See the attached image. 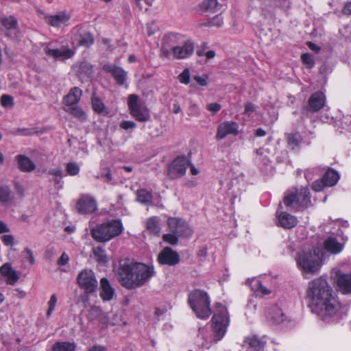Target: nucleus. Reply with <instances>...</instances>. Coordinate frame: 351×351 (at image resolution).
Segmentation results:
<instances>
[{
  "label": "nucleus",
  "mask_w": 351,
  "mask_h": 351,
  "mask_svg": "<svg viewBox=\"0 0 351 351\" xmlns=\"http://www.w3.org/2000/svg\"><path fill=\"white\" fill-rule=\"evenodd\" d=\"M301 59L303 62L306 65V66L308 69H312L315 65V61L313 57L309 53H303L301 56Z\"/></svg>",
  "instance_id": "46"
},
{
  "label": "nucleus",
  "mask_w": 351,
  "mask_h": 351,
  "mask_svg": "<svg viewBox=\"0 0 351 351\" xmlns=\"http://www.w3.org/2000/svg\"><path fill=\"white\" fill-rule=\"evenodd\" d=\"M178 79L182 84H188L190 82V71L189 69H185L178 76Z\"/></svg>",
  "instance_id": "50"
},
{
  "label": "nucleus",
  "mask_w": 351,
  "mask_h": 351,
  "mask_svg": "<svg viewBox=\"0 0 351 351\" xmlns=\"http://www.w3.org/2000/svg\"><path fill=\"white\" fill-rule=\"evenodd\" d=\"M76 346L73 343L70 342H58L53 347V351H75Z\"/></svg>",
  "instance_id": "37"
},
{
  "label": "nucleus",
  "mask_w": 351,
  "mask_h": 351,
  "mask_svg": "<svg viewBox=\"0 0 351 351\" xmlns=\"http://www.w3.org/2000/svg\"><path fill=\"white\" fill-rule=\"evenodd\" d=\"M255 109L256 108L253 104L247 103L245 105L244 113L250 114L255 111Z\"/></svg>",
  "instance_id": "57"
},
{
  "label": "nucleus",
  "mask_w": 351,
  "mask_h": 351,
  "mask_svg": "<svg viewBox=\"0 0 351 351\" xmlns=\"http://www.w3.org/2000/svg\"><path fill=\"white\" fill-rule=\"evenodd\" d=\"M302 141V138L301 135L298 132L290 134L288 136V143L292 149L299 146Z\"/></svg>",
  "instance_id": "40"
},
{
  "label": "nucleus",
  "mask_w": 351,
  "mask_h": 351,
  "mask_svg": "<svg viewBox=\"0 0 351 351\" xmlns=\"http://www.w3.org/2000/svg\"><path fill=\"white\" fill-rule=\"evenodd\" d=\"M97 178L106 182H110L112 180L111 171L108 167L101 169Z\"/></svg>",
  "instance_id": "44"
},
{
  "label": "nucleus",
  "mask_w": 351,
  "mask_h": 351,
  "mask_svg": "<svg viewBox=\"0 0 351 351\" xmlns=\"http://www.w3.org/2000/svg\"><path fill=\"white\" fill-rule=\"evenodd\" d=\"M114 270L119 282L128 289L143 286L155 273L153 267L129 258L120 260Z\"/></svg>",
  "instance_id": "2"
},
{
  "label": "nucleus",
  "mask_w": 351,
  "mask_h": 351,
  "mask_svg": "<svg viewBox=\"0 0 351 351\" xmlns=\"http://www.w3.org/2000/svg\"><path fill=\"white\" fill-rule=\"evenodd\" d=\"M268 319L274 323L280 324L285 319V315L280 308L275 306L270 308Z\"/></svg>",
  "instance_id": "28"
},
{
  "label": "nucleus",
  "mask_w": 351,
  "mask_h": 351,
  "mask_svg": "<svg viewBox=\"0 0 351 351\" xmlns=\"http://www.w3.org/2000/svg\"><path fill=\"white\" fill-rule=\"evenodd\" d=\"M245 343L249 346L257 350L262 347L261 341L257 337L255 336L247 337L245 339Z\"/></svg>",
  "instance_id": "45"
},
{
  "label": "nucleus",
  "mask_w": 351,
  "mask_h": 351,
  "mask_svg": "<svg viewBox=\"0 0 351 351\" xmlns=\"http://www.w3.org/2000/svg\"><path fill=\"white\" fill-rule=\"evenodd\" d=\"M74 69L81 80L89 77L93 74V67L87 62H82L75 66Z\"/></svg>",
  "instance_id": "25"
},
{
  "label": "nucleus",
  "mask_w": 351,
  "mask_h": 351,
  "mask_svg": "<svg viewBox=\"0 0 351 351\" xmlns=\"http://www.w3.org/2000/svg\"><path fill=\"white\" fill-rule=\"evenodd\" d=\"M160 219L158 217H152L146 221V229L149 233L158 234L160 232L159 226Z\"/></svg>",
  "instance_id": "30"
},
{
  "label": "nucleus",
  "mask_w": 351,
  "mask_h": 351,
  "mask_svg": "<svg viewBox=\"0 0 351 351\" xmlns=\"http://www.w3.org/2000/svg\"><path fill=\"white\" fill-rule=\"evenodd\" d=\"M307 45L309 47V49L313 51H319L320 50L319 47H318L317 45H316L315 44H314L311 42H308Z\"/></svg>",
  "instance_id": "63"
},
{
  "label": "nucleus",
  "mask_w": 351,
  "mask_h": 351,
  "mask_svg": "<svg viewBox=\"0 0 351 351\" xmlns=\"http://www.w3.org/2000/svg\"><path fill=\"white\" fill-rule=\"evenodd\" d=\"M0 273L6 278V282L12 285H14L19 278L16 271L8 263L3 264L0 267Z\"/></svg>",
  "instance_id": "21"
},
{
  "label": "nucleus",
  "mask_w": 351,
  "mask_h": 351,
  "mask_svg": "<svg viewBox=\"0 0 351 351\" xmlns=\"http://www.w3.org/2000/svg\"><path fill=\"white\" fill-rule=\"evenodd\" d=\"M93 252L94 258L96 259L97 261L101 263H106L108 262V257L106 254V252L101 247H97L93 248Z\"/></svg>",
  "instance_id": "39"
},
{
  "label": "nucleus",
  "mask_w": 351,
  "mask_h": 351,
  "mask_svg": "<svg viewBox=\"0 0 351 351\" xmlns=\"http://www.w3.org/2000/svg\"><path fill=\"white\" fill-rule=\"evenodd\" d=\"M71 15L65 12H60L54 15L45 17L46 22L54 27H61L69 24Z\"/></svg>",
  "instance_id": "17"
},
{
  "label": "nucleus",
  "mask_w": 351,
  "mask_h": 351,
  "mask_svg": "<svg viewBox=\"0 0 351 351\" xmlns=\"http://www.w3.org/2000/svg\"><path fill=\"white\" fill-rule=\"evenodd\" d=\"M178 237H179L177 234L171 232L169 233L165 234L162 236L163 240L171 245L177 244L178 242Z\"/></svg>",
  "instance_id": "48"
},
{
  "label": "nucleus",
  "mask_w": 351,
  "mask_h": 351,
  "mask_svg": "<svg viewBox=\"0 0 351 351\" xmlns=\"http://www.w3.org/2000/svg\"><path fill=\"white\" fill-rule=\"evenodd\" d=\"M188 301L198 318L206 319L210 315V301L206 291L199 289L192 291L189 295Z\"/></svg>",
  "instance_id": "5"
},
{
  "label": "nucleus",
  "mask_w": 351,
  "mask_h": 351,
  "mask_svg": "<svg viewBox=\"0 0 351 351\" xmlns=\"http://www.w3.org/2000/svg\"><path fill=\"white\" fill-rule=\"evenodd\" d=\"M324 186L326 185L323 178L322 180H316L314 182L312 185V188L315 191L318 192L321 191L324 189Z\"/></svg>",
  "instance_id": "54"
},
{
  "label": "nucleus",
  "mask_w": 351,
  "mask_h": 351,
  "mask_svg": "<svg viewBox=\"0 0 351 351\" xmlns=\"http://www.w3.org/2000/svg\"><path fill=\"white\" fill-rule=\"evenodd\" d=\"M123 231L120 220H112L97 226L91 230L93 238L99 242H107L119 236Z\"/></svg>",
  "instance_id": "4"
},
{
  "label": "nucleus",
  "mask_w": 351,
  "mask_h": 351,
  "mask_svg": "<svg viewBox=\"0 0 351 351\" xmlns=\"http://www.w3.org/2000/svg\"><path fill=\"white\" fill-rule=\"evenodd\" d=\"M189 165V161L185 156L176 158L169 167L168 174L172 179L184 176Z\"/></svg>",
  "instance_id": "13"
},
{
  "label": "nucleus",
  "mask_w": 351,
  "mask_h": 351,
  "mask_svg": "<svg viewBox=\"0 0 351 351\" xmlns=\"http://www.w3.org/2000/svg\"><path fill=\"white\" fill-rule=\"evenodd\" d=\"M104 317V314L102 310L98 306H92L88 311V319L90 320L101 319Z\"/></svg>",
  "instance_id": "41"
},
{
  "label": "nucleus",
  "mask_w": 351,
  "mask_h": 351,
  "mask_svg": "<svg viewBox=\"0 0 351 351\" xmlns=\"http://www.w3.org/2000/svg\"><path fill=\"white\" fill-rule=\"evenodd\" d=\"M3 243L8 246H12L14 243V237L11 234H4L1 237Z\"/></svg>",
  "instance_id": "52"
},
{
  "label": "nucleus",
  "mask_w": 351,
  "mask_h": 351,
  "mask_svg": "<svg viewBox=\"0 0 351 351\" xmlns=\"http://www.w3.org/2000/svg\"><path fill=\"white\" fill-rule=\"evenodd\" d=\"M194 51V44L191 40H186L182 45H173L169 51L167 45L162 47V54L166 58L184 59L191 56Z\"/></svg>",
  "instance_id": "9"
},
{
  "label": "nucleus",
  "mask_w": 351,
  "mask_h": 351,
  "mask_svg": "<svg viewBox=\"0 0 351 351\" xmlns=\"http://www.w3.org/2000/svg\"><path fill=\"white\" fill-rule=\"evenodd\" d=\"M137 200L141 204L149 205L152 204V195L148 191L141 189L136 192Z\"/></svg>",
  "instance_id": "35"
},
{
  "label": "nucleus",
  "mask_w": 351,
  "mask_h": 351,
  "mask_svg": "<svg viewBox=\"0 0 351 351\" xmlns=\"http://www.w3.org/2000/svg\"><path fill=\"white\" fill-rule=\"evenodd\" d=\"M25 252H26V253L27 254V255H28L29 261L30 264H31V265L34 264V263H35V259H34V256H33V253H32V252L29 249H28V248H26V249L25 250Z\"/></svg>",
  "instance_id": "61"
},
{
  "label": "nucleus",
  "mask_w": 351,
  "mask_h": 351,
  "mask_svg": "<svg viewBox=\"0 0 351 351\" xmlns=\"http://www.w3.org/2000/svg\"><path fill=\"white\" fill-rule=\"evenodd\" d=\"M92 107L94 111L97 112L98 114L106 115L108 114V110L104 105V104L101 101V100L95 97L93 95L92 97Z\"/></svg>",
  "instance_id": "32"
},
{
  "label": "nucleus",
  "mask_w": 351,
  "mask_h": 351,
  "mask_svg": "<svg viewBox=\"0 0 351 351\" xmlns=\"http://www.w3.org/2000/svg\"><path fill=\"white\" fill-rule=\"evenodd\" d=\"M223 24V17L219 15H216L214 16L210 21L207 23H199V27H206V26H215V27H221Z\"/></svg>",
  "instance_id": "42"
},
{
  "label": "nucleus",
  "mask_w": 351,
  "mask_h": 351,
  "mask_svg": "<svg viewBox=\"0 0 351 351\" xmlns=\"http://www.w3.org/2000/svg\"><path fill=\"white\" fill-rule=\"evenodd\" d=\"M57 296L56 294H53L49 302H48V305H49V308L47 311V317H49L52 313V312L53 311V310L55 309V307H56V303H57Z\"/></svg>",
  "instance_id": "49"
},
{
  "label": "nucleus",
  "mask_w": 351,
  "mask_h": 351,
  "mask_svg": "<svg viewBox=\"0 0 351 351\" xmlns=\"http://www.w3.org/2000/svg\"><path fill=\"white\" fill-rule=\"evenodd\" d=\"M120 127L125 130H128L130 129H134L136 127V124L134 121H125L121 123Z\"/></svg>",
  "instance_id": "53"
},
{
  "label": "nucleus",
  "mask_w": 351,
  "mask_h": 351,
  "mask_svg": "<svg viewBox=\"0 0 351 351\" xmlns=\"http://www.w3.org/2000/svg\"><path fill=\"white\" fill-rule=\"evenodd\" d=\"M326 103V97L324 93L317 92L313 93L309 98L308 104L311 110L317 112L322 109Z\"/></svg>",
  "instance_id": "23"
},
{
  "label": "nucleus",
  "mask_w": 351,
  "mask_h": 351,
  "mask_svg": "<svg viewBox=\"0 0 351 351\" xmlns=\"http://www.w3.org/2000/svg\"><path fill=\"white\" fill-rule=\"evenodd\" d=\"M96 200L88 195H82L76 204V209L83 215L90 214L97 210Z\"/></svg>",
  "instance_id": "14"
},
{
  "label": "nucleus",
  "mask_w": 351,
  "mask_h": 351,
  "mask_svg": "<svg viewBox=\"0 0 351 351\" xmlns=\"http://www.w3.org/2000/svg\"><path fill=\"white\" fill-rule=\"evenodd\" d=\"M16 158L19 169L22 171L30 172L35 169V164L28 157L23 155H19Z\"/></svg>",
  "instance_id": "27"
},
{
  "label": "nucleus",
  "mask_w": 351,
  "mask_h": 351,
  "mask_svg": "<svg viewBox=\"0 0 351 351\" xmlns=\"http://www.w3.org/2000/svg\"><path fill=\"white\" fill-rule=\"evenodd\" d=\"M213 334L205 328H200L196 339V344L201 348L208 349L213 343L221 340L226 333L230 324V317L226 306H217L212 317Z\"/></svg>",
  "instance_id": "3"
},
{
  "label": "nucleus",
  "mask_w": 351,
  "mask_h": 351,
  "mask_svg": "<svg viewBox=\"0 0 351 351\" xmlns=\"http://www.w3.org/2000/svg\"><path fill=\"white\" fill-rule=\"evenodd\" d=\"M311 203L309 190L307 187L293 189L289 191L284 198V204L287 207L298 208L308 206Z\"/></svg>",
  "instance_id": "6"
},
{
  "label": "nucleus",
  "mask_w": 351,
  "mask_h": 351,
  "mask_svg": "<svg viewBox=\"0 0 351 351\" xmlns=\"http://www.w3.org/2000/svg\"><path fill=\"white\" fill-rule=\"evenodd\" d=\"M194 80L202 86H205L208 84V77L206 75L195 76Z\"/></svg>",
  "instance_id": "55"
},
{
  "label": "nucleus",
  "mask_w": 351,
  "mask_h": 351,
  "mask_svg": "<svg viewBox=\"0 0 351 351\" xmlns=\"http://www.w3.org/2000/svg\"><path fill=\"white\" fill-rule=\"evenodd\" d=\"M69 260V256L66 253H63L60 258L58 260L59 265H65Z\"/></svg>",
  "instance_id": "58"
},
{
  "label": "nucleus",
  "mask_w": 351,
  "mask_h": 351,
  "mask_svg": "<svg viewBox=\"0 0 351 351\" xmlns=\"http://www.w3.org/2000/svg\"><path fill=\"white\" fill-rule=\"evenodd\" d=\"M45 51L48 56L59 60H65L71 58L75 53L73 50L66 47H62L60 49H50L46 47Z\"/></svg>",
  "instance_id": "18"
},
{
  "label": "nucleus",
  "mask_w": 351,
  "mask_h": 351,
  "mask_svg": "<svg viewBox=\"0 0 351 351\" xmlns=\"http://www.w3.org/2000/svg\"><path fill=\"white\" fill-rule=\"evenodd\" d=\"M342 12L346 15L351 14V3L350 2H347L345 3V5L342 9Z\"/></svg>",
  "instance_id": "59"
},
{
  "label": "nucleus",
  "mask_w": 351,
  "mask_h": 351,
  "mask_svg": "<svg viewBox=\"0 0 351 351\" xmlns=\"http://www.w3.org/2000/svg\"><path fill=\"white\" fill-rule=\"evenodd\" d=\"M103 69L105 71L110 73L119 84L122 85L125 82L127 73L122 68L112 64H106Z\"/></svg>",
  "instance_id": "19"
},
{
  "label": "nucleus",
  "mask_w": 351,
  "mask_h": 351,
  "mask_svg": "<svg viewBox=\"0 0 351 351\" xmlns=\"http://www.w3.org/2000/svg\"><path fill=\"white\" fill-rule=\"evenodd\" d=\"M64 110L66 112L72 114L73 117L78 119L81 121H84L86 120V114L85 112L76 105L66 106Z\"/></svg>",
  "instance_id": "31"
},
{
  "label": "nucleus",
  "mask_w": 351,
  "mask_h": 351,
  "mask_svg": "<svg viewBox=\"0 0 351 351\" xmlns=\"http://www.w3.org/2000/svg\"><path fill=\"white\" fill-rule=\"evenodd\" d=\"M169 232L180 237H188L192 234V230L188 223L178 218L171 217L167 221Z\"/></svg>",
  "instance_id": "12"
},
{
  "label": "nucleus",
  "mask_w": 351,
  "mask_h": 351,
  "mask_svg": "<svg viewBox=\"0 0 351 351\" xmlns=\"http://www.w3.org/2000/svg\"><path fill=\"white\" fill-rule=\"evenodd\" d=\"M14 201V196L9 187H0V202L5 206H10Z\"/></svg>",
  "instance_id": "29"
},
{
  "label": "nucleus",
  "mask_w": 351,
  "mask_h": 351,
  "mask_svg": "<svg viewBox=\"0 0 351 351\" xmlns=\"http://www.w3.org/2000/svg\"><path fill=\"white\" fill-rule=\"evenodd\" d=\"M324 249L332 254H339L344 247V243L337 241L336 237H329L324 243Z\"/></svg>",
  "instance_id": "22"
},
{
  "label": "nucleus",
  "mask_w": 351,
  "mask_h": 351,
  "mask_svg": "<svg viewBox=\"0 0 351 351\" xmlns=\"http://www.w3.org/2000/svg\"><path fill=\"white\" fill-rule=\"evenodd\" d=\"M9 228L7 225L2 221H0V234L8 232Z\"/></svg>",
  "instance_id": "62"
},
{
  "label": "nucleus",
  "mask_w": 351,
  "mask_h": 351,
  "mask_svg": "<svg viewBox=\"0 0 351 351\" xmlns=\"http://www.w3.org/2000/svg\"><path fill=\"white\" fill-rule=\"evenodd\" d=\"M1 104L4 108H10L13 106V98L8 95H3L1 97Z\"/></svg>",
  "instance_id": "51"
},
{
  "label": "nucleus",
  "mask_w": 351,
  "mask_h": 351,
  "mask_svg": "<svg viewBox=\"0 0 351 351\" xmlns=\"http://www.w3.org/2000/svg\"><path fill=\"white\" fill-rule=\"evenodd\" d=\"M332 274L339 290L343 293H351V263L335 268Z\"/></svg>",
  "instance_id": "7"
},
{
  "label": "nucleus",
  "mask_w": 351,
  "mask_h": 351,
  "mask_svg": "<svg viewBox=\"0 0 351 351\" xmlns=\"http://www.w3.org/2000/svg\"><path fill=\"white\" fill-rule=\"evenodd\" d=\"M66 169L68 174L71 176H76L80 172V166L76 162H69Z\"/></svg>",
  "instance_id": "47"
},
{
  "label": "nucleus",
  "mask_w": 351,
  "mask_h": 351,
  "mask_svg": "<svg viewBox=\"0 0 351 351\" xmlns=\"http://www.w3.org/2000/svg\"><path fill=\"white\" fill-rule=\"evenodd\" d=\"M278 219L280 226L287 229L292 228L298 223L297 218L286 212L280 213L278 216Z\"/></svg>",
  "instance_id": "24"
},
{
  "label": "nucleus",
  "mask_w": 351,
  "mask_h": 351,
  "mask_svg": "<svg viewBox=\"0 0 351 351\" xmlns=\"http://www.w3.org/2000/svg\"><path fill=\"white\" fill-rule=\"evenodd\" d=\"M1 23L7 30L5 35L7 36H10L8 32L10 30H16L17 29V21L13 16H9L7 18H3L1 19Z\"/></svg>",
  "instance_id": "36"
},
{
  "label": "nucleus",
  "mask_w": 351,
  "mask_h": 351,
  "mask_svg": "<svg viewBox=\"0 0 351 351\" xmlns=\"http://www.w3.org/2000/svg\"><path fill=\"white\" fill-rule=\"evenodd\" d=\"M138 98L136 95H131L128 98V106L130 114L137 121L145 122L150 119L148 108L138 102Z\"/></svg>",
  "instance_id": "10"
},
{
  "label": "nucleus",
  "mask_w": 351,
  "mask_h": 351,
  "mask_svg": "<svg viewBox=\"0 0 351 351\" xmlns=\"http://www.w3.org/2000/svg\"><path fill=\"white\" fill-rule=\"evenodd\" d=\"M239 133V125L234 121H225L221 123L217 128L216 138L222 140L229 134L237 135Z\"/></svg>",
  "instance_id": "15"
},
{
  "label": "nucleus",
  "mask_w": 351,
  "mask_h": 351,
  "mask_svg": "<svg viewBox=\"0 0 351 351\" xmlns=\"http://www.w3.org/2000/svg\"><path fill=\"white\" fill-rule=\"evenodd\" d=\"M115 294L114 289L111 286L109 280L106 278H103L100 280V297L104 301L111 300Z\"/></svg>",
  "instance_id": "20"
},
{
  "label": "nucleus",
  "mask_w": 351,
  "mask_h": 351,
  "mask_svg": "<svg viewBox=\"0 0 351 351\" xmlns=\"http://www.w3.org/2000/svg\"><path fill=\"white\" fill-rule=\"evenodd\" d=\"M82 94V92L79 88L74 87L71 88L64 99V103L66 107L75 105L80 101Z\"/></svg>",
  "instance_id": "26"
},
{
  "label": "nucleus",
  "mask_w": 351,
  "mask_h": 351,
  "mask_svg": "<svg viewBox=\"0 0 351 351\" xmlns=\"http://www.w3.org/2000/svg\"><path fill=\"white\" fill-rule=\"evenodd\" d=\"M88 351H105V348L100 346H95L90 348Z\"/></svg>",
  "instance_id": "64"
},
{
  "label": "nucleus",
  "mask_w": 351,
  "mask_h": 351,
  "mask_svg": "<svg viewBox=\"0 0 351 351\" xmlns=\"http://www.w3.org/2000/svg\"><path fill=\"white\" fill-rule=\"evenodd\" d=\"M207 109L213 113H216L221 109V105L217 103H211L207 106Z\"/></svg>",
  "instance_id": "56"
},
{
  "label": "nucleus",
  "mask_w": 351,
  "mask_h": 351,
  "mask_svg": "<svg viewBox=\"0 0 351 351\" xmlns=\"http://www.w3.org/2000/svg\"><path fill=\"white\" fill-rule=\"evenodd\" d=\"M77 282L80 287L87 293H92L97 287L98 282L94 272L91 270H83L77 276Z\"/></svg>",
  "instance_id": "11"
},
{
  "label": "nucleus",
  "mask_w": 351,
  "mask_h": 351,
  "mask_svg": "<svg viewBox=\"0 0 351 351\" xmlns=\"http://www.w3.org/2000/svg\"><path fill=\"white\" fill-rule=\"evenodd\" d=\"M49 174L51 175H53L56 177H59V178H61L62 176V171L59 168H57V169H51L49 171Z\"/></svg>",
  "instance_id": "60"
},
{
  "label": "nucleus",
  "mask_w": 351,
  "mask_h": 351,
  "mask_svg": "<svg viewBox=\"0 0 351 351\" xmlns=\"http://www.w3.org/2000/svg\"><path fill=\"white\" fill-rule=\"evenodd\" d=\"M306 299L311 311L329 322L340 309V303L326 279L318 278L308 283Z\"/></svg>",
  "instance_id": "1"
},
{
  "label": "nucleus",
  "mask_w": 351,
  "mask_h": 351,
  "mask_svg": "<svg viewBox=\"0 0 351 351\" xmlns=\"http://www.w3.org/2000/svg\"><path fill=\"white\" fill-rule=\"evenodd\" d=\"M320 256L319 253L314 252H302L297 258L298 266L304 271L305 274L316 273L319 268Z\"/></svg>",
  "instance_id": "8"
},
{
  "label": "nucleus",
  "mask_w": 351,
  "mask_h": 351,
  "mask_svg": "<svg viewBox=\"0 0 351 351\" xmlns=\"http://www.w3.org/2000/svg\"><path fill=\"white\" fill-rule=\"evenodd\" d=\"M158 260L162 265H175L179 263L180 256L171 248L167 247L160 252Z\"/></svg>",
  "instance_id": "16"
},
{
  "label": "nucleus",
  "mask_w": 351,
  "mask_h": 351,
  "mask_svg": "<svg viewBox=\"0 0 351 351\" xmlns=\"http://www.w3.org/2000/svg\"><path fill=\"white\" fill-rule=\"evenodd\" d=\"M323 178L325 185L332 186L337 184L339 179V176L337 172L329 169L325 173Z\"/></svg>",
  "instance_id": "33"
},
{
  "label": "nucleus",
  "mask_w": 351,
  "mask_h": 351,
  "mask_svg": "<svg viewBox=\"0 0 351 351\" xmlns=\"http://www.w3.org/2000/svg\"><path fill=\"white\" fill-rule=\"evenodd\" d=\"M252 289L257 293L262 295H268L271 290L265 287L258 280H252Z\"/></svg>",
  "instance_id": "38"
},
{
  "label": "nucleus",
  "mask_w": 351,
  "mask_h": 351,
  "mask_svg": "<svg viewBox=\"0 0 351 351\" xmlns=\"http://www.w3.org/2000/svg\"><path fill=\"white\" fill-rule=\"evenodd\" d=\"M199 6L202 11L215 12L219 10V5L217 0H205Z\"/></svg>",
  "instance_id": "34"
},
{
  "label": "nucleus",
  "mask_w": 351,
  "mask_h": 351,
  "mask_svg": "<svg viewBox=\"0 0 351 351\" xmlns=\"http://www.w3.org/2000/svg\"><path fill=\"white\" fill-rule=\"evenodd\" d=\"M78 43L81 46H90L93 43V37L89 32H84L80 35Z\"/></svg>",
  "instance_id": "43"
}]
</instances>
